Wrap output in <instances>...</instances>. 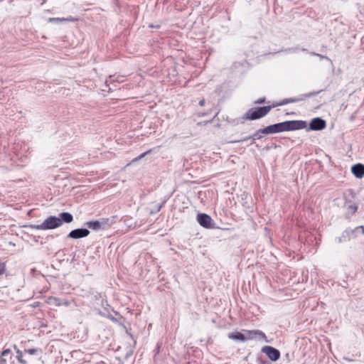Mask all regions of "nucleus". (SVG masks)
I'll use <instances>...</instances> for the list:
<instances>
[{
  "instance_id": "nucleus-22",
  "label": "nucleus",
  "mask_w": 364,
  "mask_h": 364,
  "mask_svg": "<svg viewBox=\"0 0 364 364\" xmlns=\"http://www.w3.org/2000/svg\"><path fill=\"white\" fill-rule=\"evenodd\" d=\"M70 302L66 299H61V306H69Z\"/></svg>"
},
{
  "instance_id": "nucleus-24",
  "label": "nucleus",
  "mask_w": 364,
  "mask_h": 364,
  "mask_svg": "<svg viewBox=\"0 0 364 364\" xmlns=\"http://www.w3.org/2000/svg\"><path fill=\"white\" fill-rule=\"evenodd\" d=\"M5 272V264L0 262V275L3 274Z\"/></svg>"
},
{
  "instance_id": "nucleus-13",
  "label": "nucleus",
  "mask_w": 364,
  "mask_h": 364,
  "mask_svg": "<svg viewBox=\"0 0 364 364\" xmlns=\"http://www.w3.org/2000/svg\"><path fill=\"white\" fill-rule=\"evenodd\" d=\"M75 21H77V19L73 18L71 16H70L67 18H49L48 19V22L55 23H63V22H74Z\"/></svg>"
},
{
  "instance_id": "nucleus-29",
  "label": "nucleus",
  "mask_w": 364,
  "mask_h": 364,
  "mask_svg": "<svg viewBox=\"0 0 364 364\" xmlns=\"http://www.w3.org/2000/svg\"><path fill=\"white\" fill-rule=\"evenodd\" d=\"M310 54L312 55H316V56H318V53H316L315 52H311Z\"/></svg>"
},
{
  "instance_id": "nucleus-12",
  "label": "nucleus",
  "mask_w": 364,
  "mask_h": 364,
  "mask_svg": "<svg viewBox=\"0 0 364 364\" xmlns=\"http://www.w3.org/2000/svg\"><path fill=\"white\" fill-rule=\"evenodd\" d=\"M352 173L358 178H361L364 176V165L361 164H357L353 165L351 168Z\"/></svg>"
},
{
  "instance_id": "nucleus-9",
  "label": "nucleus",
  "mask_w": 364,
  "mask_h": 364,
  "mask_svg": "<svg viewBox=\"0 0 364 364\" xmlns=\"http://www.w3.org/2000/svg\"><path fill=\"white\" fill-rule=\"evenodd\" d=\"M317 93L318 92H309V93L303 94L298 97L285 99L281 103H279V105H287L289 103H293V102L303 101V100H305L306 98H309L314 95H316Z\"/></svg>"
},
{
  "instance_id": "nucleus-17",
  "label": "nucleus",
  "mask_w": 364,
  "mask_h": 364,
  "mask_svg": "<svg viewBox=\"0 0 364 364\" xmlns=\"http://www.w3.org/2000/svg\"><path fill=\"white\" fill-rule=\"evenodd\" d=\"M46 303L50 305H53L55 306H61V299L54 297V296H49L46 300Z\"/></svg>"
},
{
  "instance_id": "nucleus-1",
  "label": "nucleus",
  "mask_w": 364,
  "mask_h": 364,
  "mask_svg": "<svg viewBox=\"0 0 364 364\" xmlns=\"http://www.w3.org/2000/svg\"><path fill=\"white\" fill-rule=\"evenodd\" d=\"M306 127V122L304 120H291L269 125L259 129L261 134H272L282 132H289L302 129Z\"/></svg>"
},
{
  "instance_id": "nucleus-4",
  "label": "nucleus",
  "mask_w": 364,
  "mask_h": 364,
  "mask_svg": "<svg viewBox=\"0 0 364 364\" xmlns=\"http://www.w3.org/2000/svg\"><path fill=\"white\" fill-rule=\"evenodd\" d=\"M358 234H364V227L363 225L358 226L353 230H346L341 237L336 238V240L339 243L346 242L355 237Z\"/></svg>"
},
{
  "instance_id": "nucleus-11",
  "label": "nucleus",
  "mask_w": 364,
  "mask_h": 364,
  "mask_svg": "<svg viewBox=\"0 0 364 364\" xmlns=\"http://www.w3.org/2000/svg\"><path fill=\"white\" fill-rule=\"evenodd\" d=\"M228 338L231 340L235 341H245L246 340H249L247 337V333L245 332H235V333H230L228 336Z\"/></svg>"
},
{
  "instance_id": "nucleus-30",
  "label": "nucleus",
  "mask_w": 364,
  "mask_h": 364,
  "mask_svg": "<svg viewBox=\"0 0 364 364\" xmlns=\"http://www.w3.org/2000/svg\"><path fill=\"white\" fill-rule=\"evenodd\" d=\"M161 208V205H159L158 209H157V211H159Z\"/></svg>"
},
{
  "instance_id": "nucleus-25",
  "label": "nucleus",
  "mask_w": 364,
  "mask_h": 364,
  "mask_svg": "<svg viewBox=\"0 0 364 364\" xmlns=\"http://www.w3.org/2000/svg\"><path fill=\"white\" fill-rule=\"evenodd\" d=\"M318 57H319L320 60L326 59V60H328L331 63H332L331 60L328 57H327L326 55H323L318 54Z\"/></svg>"
},
{
  "instance_id": "nucleus-14",
  "label": "nucleus",
  "mask_w": 364,
  "mask_h": 364,
  "mask_svg": "<svg viewBox=\"0 0 364 364\" xmlns=\"http://www.w3.org/2000/svg\"><path fill=\"white\" fill-rule=\"evenodd\" d=\"M259 133H261V132H259V130H257L252 136H250L248 137H246V138H244L242 139H239V140L232 141L231 142L232 143L242 142V141H245L247 140L250 139L251 140L250 144H252L256 139H259L262 137L260 135H259Z\"/></svg>"
},
{
  "instance_id": "nucleus-20",
  "label": "nucleus",
  "mask_w": 364,
  "mask_h": 364,
  "mask_svg": "<svg viewBox=\"0 0 364 364\" xmlns=\"http://www.w3.org/2000/svg\"><path fill=\"white\" fill-rule=\"evenodd\" d=\"M16 354H17L16 358H17V360H18V362L22 364H26V361L23 359L22 352L20 350L16 349Z\"/></svg>"
},
{
  "instance_id": "nucleus-18",
  "label": "nucleus",
  "mask_w": 364,
  "mask_h": 364,
  "mask_svg": "<svg viewBox=\"0 0 364 364\" xmlns=\"http://www.w3.org/2000/svg\"><path fill=\"white\" fill-rule=\"evenodd\" d=\"M11 350L9 349H6L3 350L0 355V364H7L6 357L10 356Z\"/></svg>"
},
{
  "instance_id": "nucleus-27",
  "label": "nucleus",
  "mask_w": 364,
  "mask_h": 364,
  "mask_svg": "<svg viewBox=\"0 0 364 364\" xmlns=\"http://www.w3.org/2000/svg\"><path fill=\"white\" fill-rule=\"evenodd\" d=\"M359 11L361 14H364V6H359Z\"/></svg>"
},
{
  "instance_id": "nucleus-28",
  "label": "nucleus",
  "mask_w": 364,
  "mask_h": 364,
  "mask_svg": "<svg viewBox=\"0 0 364 364\" xmlns=\"http://www.w3.org/2000/svg\"><path fill=\"white\" fill-rule=\"evenodd\" d=\"M205 103V100H204V99H203V100H201L199 102V105H200V106H204Z\"/></svg>"
},
{
  "instance_id": "nucleus-23",
  "label": "nucleus",
  "mask_w": 364,
  "mask_h": 364,
  "mask_svg": "<svg viewBox=\"0 0 364 364\" xmlns=\"http://www.w3.org/2000/svg\"><path fill=\"white\" fill-rule=\"evenodd\" d=\"M26 353H28L30 355H34L38 351V349H36V348H31V349L26 350Z\"/></svg>"
},
{
  "instance_id": "nucleus-21",
  "label": "nucleus",
  "mask_w": 364,
  "mask_h": 364,
  "mask_svg": "<svg viewBox=\"0 0 364 364\" xmlns=\"http://www.w3.org/2000/svg\"><path fill=\"white\" fill-rule=\"evenodd\" d=\"M348 209L352 214H353L357 211L358 207H357V205H355L354 204L350 205H348Z\"/></svg>"
},
{
  "instance_id": "nucleus-6",
  "label": "nucleus",
  "mask_w": 364,
  "mask_h": 364,
  "mask_svg": "<svg viewBox=\"0 0 364 364\" xmlns=\"http://www.w3.org/2000/svg\"><path fill=\"white\" fill-rule=\"evenodd\" d=\"M326 127V122L324 119L320 118V117H316L314 118L310 124L309 127H306L305 129L309 130H313V131H319L323 129Z\"/></svg>"
},
{
  "instance_id": "nucleus-10",
  "label": "nucleus",
  "mask_w": 364,
  "mask_h": 364,
  "mask_svg": "<svg viewBox=\"0 0 364 364\" xmlns=\"http://www.w3.org/2000/svg\"><path fill=\"white\" fill-rule=\"evenodd\" d=\"M90 231L87 228H77L73 230L68 234V237L73 239H79L88 236Z\"/></svg>"
},
{
  "instance_id": "nucleus-8",
  "label": "nucleus",
  "mask_w": 364,
  "mask_h": 364,
  "mask_svg": "<svg viewBox=\"0 0 364 364\" xmlns=\"http://www.w3.org/2000/svg\"><path fill=\"white\" fill-rule=\"evenodd\" d=\"M243 332L247 333V337L249 340L251 339H257L258 341H264L265 342H268L267 340V336L262 331L259 330H243Z\"/></svg>"
},
{
  "instance_id": "nucleus-3",
  "label": "nucleus",
  "mask_w": 364,
  "mask_h": 364,
  "mask_svg": "<svg viewBox=\"0 0 364 364\" xmlns=\"http://www.w3.org/2000/svg\"><path fill=\"white\" fill-rule=\"evenodd\" d=\"M270 106L250 109L245 114V119L256 120L266 116L271 109Z\"/></svg>"
},
{
  "instance_id": "nucleus-26",
  "label": "nucleus",
  "mask_w": 364,
  "mask_h": 364,
  "mask_svg": "<svg viewBox=\"0 0 364 364\" xmlns=\"http://www.w3.org/2000/svg\"><path fill=\"white\" fill-rule=\"evenodd\" d=\"M264 102H265L264 98H259L257 101H255V104H262V103H264Z\"/></svg>"
},
{
  "instance_id": "nucleus-7",
  "label": "nucleus",
  "mask_w": 364,
  "mask_h": 364,
  "mask_svg": "<svg viewBox=\"0 0 364 364\" xmlns=\"http://www.w3.org/2000/svg\"><path fill=\"white\" fill-rule=\"evenodd\" d=\"M262 352L264 354H266V355L272 360V361H277L280 358V352L279 350L272 347V346H264L262 348Z\"/></svg>"
},
{
  "instance_id": "nucleus-15",
  "label": "nucleus",
  "mask_w": 364,
  "mask_h": 364,
  "mask_svg": "<svg viewBox=\"0 0 364 364\" xmlns=\"http://www.w3.org/2000/svg\"><path fill=\"white\" fill-rule=\"evenodd\" d=\"M85 225L87 226V228L95 231H97L101 229L99 220L88 221L85 223Z\"/></svg>"
},
{
  "instance_id": "nucleus-19",
  "label": "nucleus",
  "mask_w": 364,
  "mask_h": 364,
  "mask_svg": "<svg viewBox=\"0 0 364 364\" xmlns=\"http://www.w3.org/2000/svg\"><path fill=\"white\" fill-rule=\"evenodd\" d=\"M152 152V149H149L142 154H141L139 156H138L137 157L134 158L132 161V163H134V162H136L141 159H143L145 156H146L147 154H150Z\"/></svg>"
},
{
  "instance_id": "nucleus-2",
  "label": "nucleus",
  "mask_w": 364,
  "mask_h": 364,
  "mask_svg": "<svg viewBox=\"0 0 364 364\" xmlns=\"http://www.w3.org/2000/svg\"><path fill=\"white\" fill-rule=\"evenodd\" d=\"M73 220V216L67 212L61 213L58 217L49 216L40 225H31L30 227L36 230H52L63 225V223H70Z\"/></svg>"
},
{
  "instance_id": "nucleus-5",
  "label": "nucleus",
  "mask_w": 364,
  "mask_h": 364,
  "mask_svg": "<svg viewBox=\"0 0 364 364\" xmlns=\"http://www.w3.org/2000/svg\"><path fill=\"white\" fill-rule=\"evenodd\" d=\"M197 222L200 226L207 228L213 229L215 228V223L210 215L205 213H198L196 218Z\"/></svg>"
},
{
  "instance_id": "nucleus-16",
  "label": "nucleus",
  "mask_w": 364,
  "mask_h": 364,
  "mask_svg": "<svg viewBox=\"0 0 364 364\" xmlns=\"http://www.w3.org/2000/svg\"><path fill=\"white\" fill-rule=\"evenodd\" d=\"M99 223L100 225V228L105 230L112 225L113 220H111L109 218H102L99 220Z\"/></svg>"
}]
</instances>
